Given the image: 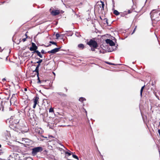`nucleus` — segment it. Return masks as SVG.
<instances>
[{
    "instance_id": "nucleus-1",
    "label": "nucleus",
    "mask_w": 160,
    "mask_h": 160,
    "mask_svg": "<svg viewBox=\"0 0 160 160\" xmlns=\"http://www.w3.org/2000/svg\"><path fill=\"white\" fill-rule=\"evenodd\" d=\"M19 117L18 115H15L13 116H12L9 120L10 125L15 128L17 127L19 122Z\"/></svg>"
},
{
    "instance_id": "nucleus-2",
    "label": "nucleus",
    "mask_w": 160,
    "mask_h": 160,
    "mask_svg": "<svg viewBox=\"0 0 160 160\" xmlns=\"http://www.w3.org/2000/svg\"><path fill=\"white\" fill-rule=\"evenodd\" d=\"M152 11L150 13L151 18L153 21L158 22L160 21V12Z\"/></svg>"
},
{
    "instance_id": "nucleus-3",
    "label": "nucleus",
    "mask_w": 160,
    "mask_h": 160,
    "mask_svg": "<svg viewBox=\"0 0 160 160\" xmlns=\"http://www.w3.org/2000/svg\"><path fill=\"white\" fill-rule=\"evenodd\" d=\"M32 47L29 48V50L30 51H33L32 53H36L37 55L40 58H42V55L41 54V52L37 49L38 48V47L36 44L34 42H32L31 43Z\"/></svg>"
},
{
    "instance_id": "nucleus-4",
    "label": "nucleus",
    "mask_w": 160,
    "mask_h": 160,
    "mask_svg": "<svg viewBox=\"0 0 160 160\" xmlns=\"http://www.w3.org/2000/svg\"><path fill=\"white\" fill-rule=\"evenodd\" d=\"M73 102H70L63 101L61 102V105L62 107L66 108L68 109H70L72 108Z\"/></svg>"
},
{
    "instance_id": "nucleus-5",
    "label": "nucleus",
    "mask_w": 160,
    "mask_h": 160,
    "mask_svg": "<svg viewBox=\"0 0 160 160\" xmlns=\"http://www.w3.org/2000/svg\"><path fill=\"white\" fill-rule=\"evenodd\" d=\"M43 148L41 147H38L33 148L32 149V154L33 156L37 155L38 153L41 152L43 150Z\"/></svg>"
},
{
    "instance_id": "nucleus-6",
    "label": "nucleus",
    "mask_w": 160,
    "mask_h": 160,
    "mask_svg": "<svg viewBox=\"0 0 160 160\" xmlns=\"http://www.w3.org/2000/svg\"><path fill=\"white\" fill-rule=\"evenodd\" d=\"M49 11L50 12L51 15L54 16L59 15L60 13L62 14L64 12V11L60 10L53 9V10H52V8H50V9Z\"/></svg>"
},
{
    "instance_id": "nucleus-7",
    "label": "nucleus",
    "mask_w": 160,
    "mask_h": 160,
    "mask_svg": "<svg viewBox=\"0 0 160 160\" xmlns=\"http://www.w3.org/2000/svg\"><path fill=\"white\" fill-rule=\"evenodd\" d=\"M87 44L89 45L91 47H93L97 48L98 46V45L97 42L92 39H90V41L87 42Z\"/></svg>"
},
{
    "instance_id": "nucleus-8",
    "label": "nucleus",
    "mask_w": 160,
    "mask_h": 160,
    "mask_svg": "<svg viewBox=\"0 0 160 160\" xmlns=\"http://www.w3.org/2000/svg\"><path fill=\"white\" fill-rule=\"evenodd\" d=\"M54 96L56 99H59L60 97H66L67 95L62 92H56L55 93Z\"/></svg>"
},
{
    "instance_id": "nucleus-9",
    "label": "nucleus",
    "mask_w": 160,
    "mask_h": 160,
    "mask_svg": "<svg viewBox=\"0 0 160 160\" xmlns=\"http://www.w3.org/2000/svg\"><path fill=\"white\" fill-rule=\"evenodd\" d=\"M8 104L7 102H2L0 104V110L3 111L7 108V105Z\"/></svg>"
},
{
    "instance_id": "nucleus-10",
    "label": "nucleus",
    "mask_w": 160,
    "mask_h": 160,
    "mask_svg": "<svg viewBox=\"0 0 160 160\" xmlns=\"http://www.w3.org/2000/svg\"><path fill=\"white\" fill-rule=\"evenodd\" d=\"M17 96L16 94H13L12 98H11L10 102L11 103H12L15 104L17 102V98L16 96Z\"/></svg>"
},
{
    "instance_id": "nucleus-11",
    "label": "nucleus",
    "mask_w": 160,
    "mask_h": 160,
    "mask_svg": "<svg viewBox=\"0 0 160 160\" xmlns=\"http://www.w3.org/2000/svg\"><path fill=\"white\" fill-rule=\"evenodd\" d=\"M61 48H56L52 50L51 51H49L48 52V53L50 54H54L58 51H59L60 49Z\"/></svg>"
},
{
    "instance_id": "nucleus-12",
    "label": "nucleus",
    "mask_w": 160,
    "mask_h": 160,
    "mask_svg": "<svg viewBox=\"0 0 160 160\" xmlns=\"http://www.w3.org/2000/svg\"><path fill=\"white\" fill-rule=\"evenodd\" d=\"M39 97H36L33 99L34 105L33 106V108H35L36 107V105L38 103Z\"/></svg>"
},
{
    "instance_id": "nucleus-13",
    "label": "nucleus",
    "mask_w": 160,
    "mask_h": 160,
    "mask_svg": "<svg viewBox=\"0 0 160 160\" xmlns=\"http://www.w3.org/2000/svg\"><path fill=\"white\" fill-rule=\"evenodd\" d=\"M107 43L108 44L111 46H114L115 45V43L112 40L109 39H107L105 40Z\"/></svg>"
},
{
    "instance_id": "nucleus-14",
    "label": "nucleus",
    "mask_w": 160,
    "mask_h": 160,
    "mask_svg": "<svg viewBox=\"0 0 160 160\" xmlns=\"http://www.w3.org/2000/svg\"><path fill=\"white\" fill-rule=\"evenodd\" d=\"M98 5L99 6V7L101 8V10L104 9V4L103 2L101 1L100 2H99Z\"/></svg>"
},
{
    "instance_id": "nucleus-15",
    "label": "nucleus",
    "mask_w": 160,
    "mask_h": 160,
    "mask_svg": "<svg viewBox=\"0 0 160 160\" xmlns=\"http://www.w3.org/2000/svg\"><path fill=\"white\" fill-rule=\"evenodd\" d=\"M13 155L15 157V160H22L19 158L20 157L18 154L14 153Z\"/></svg>"
},
{
    "instance_id": "nucleus-16",
    "label": "nucleus",
    "mask_w": 160,
    "mask_h": 160,
    "mask_svg": "<svg viewBox=\"0 0 160 160\" xmlns=\"http://www.w3.org/2000/svg\"><path fill=\"white\" fill-rule=\"evenodd\" d=\"M78 47L81 49H83L85 48L84 45L82 44H80L78 45Z\"/></svg>"
},
{
    "instance_id": "nucleus-17",
    "label": "nucleus",
    "mask_w": 160,
    "mask_h": 160,
    "mask_svg": "<svg viewBox=\"0 0 160 160\" xmlns=\"http://www.w3.org/2000/svg\"><path fill=\"white\" fill-rule=\"evenodd\" d=\"M72 107V108H71V109H72V110H77L78 109L77 105L73 103Z\"/></svg>"
},
{
    "instance_id": "nucleus-18",
    "label": "nucleus",
    "mask_w": 160,
    "mask_h": 160,
    "mask_svg": "<svg viewBox=\"0 0 160 160\" xmlns=\"http://www.w3.org/2000/svg\"><path fill=\"white\" fill-rule=\"evenodd\" d=\"M113 14L116 16H118L119 14V12L117 10H114L113 11Z\"/></svg>"
},
{
    "instance_id": "nucleus-19",
    "label": "nucleus",
    "mask_w": 160,
    "mask_h": 160,
    "mask_svg": "<svg viewBox=\"0 0 160 160\" xmlns=\"http://www.w3.org/2000/svg\"><path fill=\"white\" fill-rule=\"evenodd\" d=\"M79 100L80 102H82L84 101H86V99L85 98L81 97L79 98Z\"/></svg>"
},
{
    "instance_id": "nucleus-20",
    "label": "nucleus",
    "mask_w": 160,
    "mask_h": 160,
    "mask_svg": "<svg viewBox=\"0 0 160 160\" xmlns=\"http://www.w3.org/2000/svg\"><path fill=\"white\" fill-rule=\"evenodd\" d=\"M34 71L37 72V76H38L39 75V68L36 67Z\"/></svg>"
},
{
    "instance_id": "nucleus-21",
    "label": "nucleus",
    "mask_w": 160,
    "mask_h": 160,
    "mask_svg": "<svg viewBox=\"0 0 160 160\" xmlns=\"http://www.w3.org/2000/svg\"><path fill=\"white\" fill-rule=\"evenodd\" d=\"M37 59L39 60L37 62V63L40 64L42 61V59H40V58H37Z\"/></svg>"
},
{
    "instance_id": "nucleus-22",
    "label": "nucleus",
    "mask_w": 160,
    "mask_h": 160,
    "mask_svg": "<svg viewBox=\"0 0 160 160\" xmlns=\"http://www.w3.org/2000/svg\"><path fill=\"white\" fill-rule=\"evenodd\" d=\"M133 11V10L131 9L130 10H128L127 11V13L130 14Z\"/></svg>"
},
{
    "instance_id": "nucleus-23",
    "label": "nucleus",
    "mask_w": 160,
    "mask_h": 160,
    "mask_svg": "<svg viewBox=\"0 0 160 160\" xmlns=\"http://www.w3.org/2000/svg\"><path fill=\"white\" fill-rule=\"evenodd\" d=\"M56 39H58L60 37V35L58 33H57L56 35Z\"/></svg>"
},
{
    "instance_id": "nucleus-24",
    "label": "nucleus",
    "mask_w": 160,
    "mask_h": 160,
    "mask_svg": "<svg viewBox=\"0 0 160 160\" xmlns=\"http://www.w3.org/2000/svg\"><path fill=\"white\" fill-rule=\"evenodd\" d=\"M72 157L74 158L75 159H78V157L77 156H76V155H74V154H73L72 155Z\"/></svg>"
},
{
    "instance_id": "nucleus-25",
    "label": "nucleus",
    "mask_w": 160,
    "mask_h": 160,
    "mask_svg": "<svg viewBox=\"0 0 160 160\" xmlns=\"http://www.w3.org/2000/svg\"><path fill=\"white\" fill-rule=\"evenodd\" d=\"M38 81L37 82L38 83H41L42 82H43V81H41L40 79V78H39V76H38Z\"/></svg>"
},
{
    "instance_id": "nucleus-26",
    "label": "nucleus",
    "mask_w": 160,
    "mask_h": 160,
    "mask_svg": "<svg viewBox=\"0 0 160 160\" xmlns=\"http://www.w3.org/2000/svg\"><path fill=\"white\" fill-rule=\"evenodd\" d=\"M49 112H54V110L53 108H51L49 110Z\"/></svg>"
},
{
    "instance_id": "nucleus-27",
    "label": "nucleus",
    "mask_w": 160,
    "mask_h": 160,
    "mask_svg": "<svg viewBox=\"0 0 160 160\" xmlns=\"http://www.w3.org/2000/svg\"><path fill=\"white\" fill-rule=\"evenodd\" d=\"M65 154L66 155H67V156H69L71 155V153L70 152H65Z\"/></svg>"
},
{
    "instance_id": "nucleus-28",
    "label": "nucleus",
    "mask_w": 160,
    "mask_h": 160,
    "mask_svg": "<svg viewBox=\"0 0 160 160\" xmlns=\"http://www.w3.org/2000/svg\"><path fill=\"white\" fill-rule=\"evenodd\" d=\"M49 42L50 43H51L52 44L55 45L56 46H57V43L53 41H50Z\"/></svg>"
},
{
    "instance_id": "nucleus-29",
    "label": "nucleus",
    "mask_w": 160,
    "mask_h": 160,
    "mask_svg": "<svg viewBox=\"0 0 160 160\" xmlns=\"http://www.w3.org/2000/svg\"><path fill=\"white\" fill-rule=\"evenodd\" d=\"M137 26H136L135 27V28H134V30H133V32H132V34L133 33H134V32H135V31H136V30L137 29Z\"/></svg>"
},
{
    "instance_id": "nucleus-30",
    "label": "nucleus",
    "mask_w": 160,
    "mask_h": 160,
    "mask_svg": "<svg viewBox=\"0 0 160 160\" xmlns=\"http://www.w3.org/2000/svg\"><path fill=\"white\" fill-rule=\"evenodd\" d=\"M40 52L41 54L42 53V54H44L46 53V52H45L44 50L43 49L41 50Z\"/></svg>"
},
{
    "instance_id": "nucleus-31",
    "label": "nucleus",
    "mask_w": 160,
    "mask_h": 160,
    "mask_svg": "<svg viewBox=\"0 0 160 160\" xmlns=\"http://www.w3.org/2000/svg\"><path fill=\"white\" fill-rule=\"evenodd\" d=\"M27 37H26V38H23L22 39V41L23 42H25L26 40V39H27Z\"/></svg>"
},
{
    "instance_id": "nucleus-32",
    "label": "nucleus",
    "mask_w": 160,
    "mask_h": 160,
    "mask_svg": "<svg viewBox=\"0 0 160 160\" xmlns=\"http://www.w3.org/2000/svg\"><path fill=\"white\" fill-rule=\"evenodd\" d=\"M143 91V90H142V89H141V90H140V95H141V97H142V93Z\"/></svg>"
},
{
    "instance_id": "nucleus-33",
    "label": "nucleus",
    "mask_w": 160,
    "mask_h": 160,
    "mask_svg": "<svg viewBox=\"0 0 160 160\" xmlns=\"http://www.w3.org/2000/svg\"><path fill=\"white\" fill-rule=\"evenodd\" d=\"M107 64H109V65H114L115 64L113 63H110V62H106Z\"/></svg>"
},
{
    "instance_id": "nucleus-34",
    "label": "nucleus",
    "mask_w": 160,
    "mask_h": 160,
    "mask_svg": "<svg viewBox=\"0 0 160 160\" xmlns=\"http://www.w3.org/2000/svg\"><path fill=\"white\" fill-rule=\"evenodd\" d=\"M83 109L85 111V112L86 113V115L87 116V111L86 110V109H85L84 108H83Z\"/></svg>"
},
{
    "instance_id": "nucleus-35",
    "label": "nucleus",
    "mask_w": 160,
    "mask_h": 160,
    "mask_svg": "<svg viewBox=\"0 0 160 160\" xmlns=\"http://www.w3.org/2000/svg\"><path fill=\"white\" fill-rule=\"evenodd\" d=\"M95 48H93V47H92V48H91V50L92 51H95Z\"/></svg>"
},
{
    "instance_id": "nucleus-36",
    "label": "nucleus",
    "mask_w": 160,
    "mask_h": 160,
    "mask_svg": "<svg viewBox=\"0 0 160 160\" xmlns=\"http://www.w3.org/2000/svg\"><path fill=\"white\" fill-rule=\"evenodd\" d=\"M155 82H152L151 83L152 85V86H155Z\"/></svg>"
},
{
    "instance_id": "nucleus-37",
    "label": "nucleus",
    "mask_w": 160,
    "mask_h": 160,
    "mask_svg": "<svg viewBox=\"0 0 160 160\" xmlns=\"http://www.w3.org/2000/svg\"><path fill=\"white\" fill-rule=\"evenodd\" d=\"M40 64H38V65H37L36 67L37 68H39L40 67Z\"/></svg>"
},
{
    "instance_id": "nucleus-38",
    "label": "nucleus",
    "mask_w": 160,
    "mask_h": 160,
    "mask_svg": "<svg viewBox=\"0 0 160 160\" xmlns=\"http://www.w3.org/2000/svg\"><path fill=\"white\" fill-rule=\"evenodd\" d=\"M51 45V44H49L48 45V46H47L45 45H44V46L45 47H48L50 46Z\"/></svg>"
},
{
    "instance_id": "nucleus-39",
    "label": "nucleus",
    "mask_w": 160,
    "mask_h": 160,
    "mask_svg": "<svg viewBox=\"0 0 160 160\" xmlns=\"http://www.w3.org/2000/svg\"><path fill=\"white\" fill-rule=\"evenodd\" d=\"M145 87V85H144V86H142V88H141V89H142V90H143L144 87Z\"/></svg>"
},
{
    "instance_id": "nucleus-40",
    "label": "nucleus",
    "mask_w": 160,
    "mask_h": 160,
    "mask_svg": "<svg viewBox=\"0 0 160 160\" xmlns=\"http://www.w3.org/2000/svg\"><path fill=\"white\" fill-rule=\"evenodd\" d=\"M112 2L113 4V6L114 7V0H112Z\"/></svg>"
},
{
    "instance_id": "nucleus-41",
    "label": "nucleus",
    "mask_w": 160,
    "mask_h": 160,
    "mask_svg": "<svg viewBox=\"0 0 160 160\" xmlns=\"http://www.w3.org/2000/svg\"><path fill=\"white\" fill-rule=\"evenodd\" d=\"M24 91H27V88H24Z\"/></svg>"
},
{
    "instance_id": "nucleus-42",
    "label": "nucleus",
    "mask_w": 160,
    "mask_h": 160,
    "mask_svg": "<svg viewBox=\"0 0 160 160\" xmlns=\"http://www.w3.org/2000/svg\"><path fill=\"white\" fill-rule=\"evenodd\" d=\"M28 33V32L26 33L25 34V36H26V37H28V35H27V33Z\"/></svg>"
},
{
    "instance_id": "nucleus-43",
    "label": "nucleus",
    "mask_w": 160,
    "mask_h": 160,
    "mask_svg": "<svg viewBox=\"0 0 160 160\" xmlns=\"http://www.w3.org/2000/svg\"><path fill=\"white\" fill-rule=\"evenodd\" d=\"M2 49L0 47V52H1L2 51Z\"/></svg>"
},
{
    "instance_id": "nucleus-44",
    "label": "nucleus",
    "mask_w": 160,
    "mask_h": 160,
    "mask_svg": "<svg viewBox=\"0 0 160 160\" xmlns=\"http://www.w3.org/2000/svg\"><path fill=\"white\" fill-rule=\"evenodd\" d=\"M27 132V129H26V130H25V131H24L25 132Z\"/></svg>"
},
{
    "instance_id": "nucleus-45",
    "label": "nucleus",
    "mask_w": 160,
    "mask_h": 160,
    "mask_svg": "<svg viewBox=\"0 0 160 160\" xmlns=\"http://www.w3.org/2000/svg\"><path fill=\"white\" fill-rule=\"evenodd\" d=\"M6 79H5V78H3L2 80L3 81L4 80H5Z\"/></svg>"
},
{
    "instance_id": "nucleus-46",
    "label": "nucleus",
    "mask_w": 160,
    "mask_h": 160,
    "mask_svg": "<svg viewBox=\"0 0 160 160\" xmlns=\"http://www.w3.org/2000/svg\"><path fill=\"white\" fill-rule=\"evenodd\" d=\"M1 144H0V148H1Z\"/></svg>"
},
{
    "instance_id": "nucleus-47",
    "label": "nucleus",
    "mask_w": 160,
    "mask_h": 160,
    "mask_svg": "<svg viewBox=\"0 0 160 160\" xmlns=\"http://www.w3.org/2000/svg\"><path fill=\"white\" fill-rule=\"evenodd\" d=\"M9 98V97H8L7 98L8 99Z\"/></svg>"
},
{
    "instance_id": "nucleus-48",
    "label": "nucleus",
    "mask_w": 160,
    "mask_h": 160,
    "mask_svg": "<svg viewBox=\"0 0 160 160\" xmlns=\"http://www.w3.org/2000/svg\"><path fill=\"white\" fill-rule=\"evenodd\" d=\"M106 22H107V20H106ZM107 24H108V22H107Z\"/></svg>"
}]
</instances>
